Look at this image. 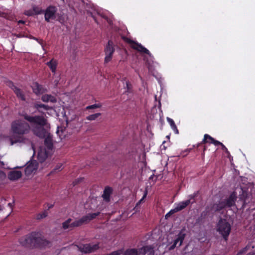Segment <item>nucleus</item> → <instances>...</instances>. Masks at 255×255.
Returning <instances> with one entry per match:
<instances>
[{
    "instance_id": "f257e3e1",
    "label": "nucleus",
    "mask_w": 255,
    "mask_h": 255,
    "mask_svg": "<svg viewBox=\"0 0 255 255\" xmlns=\"http://www.w3.org/2000/svg\"><path fill=\"white\" fill-rule=\"evenodd\" d=\"M20 244L30 249H45L50 248L52 243L44 239L39 232H32L19 239Z\"/></svg>"
},
{
    "instance_id": "f03ea898",
    "label": "nucleus",
    "mask_w": 255,
    "mask_h": 255,
    "mask_svg": "<svg viewBox=\"0 0 255 255\" xmlns=\"http://www.w3.org/2000/svg\"><path fill=\"white\" fill-rule=\"evenodd\" d=\"M25 120L18 119L11 123L10 130L14 138V140L10 138L11 145L17 142H23L25 139L23 136L29 133L30 126Z\"/></svg>"
},
{
    "instance_id": "7ed1b4c3",
    "label": "nucleus",
    "mask_w": 255,
    "mask_h": 255,
    "mask_svg": "<svg viewBox=\"0 0 255 255\" xmlns=\"http://www.w3.org/2000/svg\"><path fill=\"white\" fill-rule=\"evenodd\" d=\"M24 119L31 124L35 125L33 127V133L37 136L43 138L47 135V130L44 128L47 124V120L41 116H31L25 114L23 115Z\"/></svg>"
},
{
    "instance_id": "20e7f679",
    "label": "nucleus",
    "mask_w": 255,
    "mask_h": 255,
    "mask_svg": "<svg viewBox=\"0 0 255 255\" xmlns=\"http://www.w3.org/2000/svg\"><path fill=\"white\" fill-rule=\"evenodd\" d=\"M100 214V212L94 213H89L85 216H83L80 219L75 220L73 222L72 219L69 218L62 223V229L64 230L68 229L72 230L74 228L79 227L84 224L89 223L93 219H95Z\"/></svg>"
},
{
    "instance_id": "39448f33",
    "label": "nucleus",
    "mask_w": 255,
    "mask_h": 255,
    "mask_svg": "<svg viewBox=\"0 0 255 255\" xmlns=\"http://www.w3.org/2000/svg\"><path fill=\"white\" fill-rule=\"evenodd\" d=\"M217 231L225 241L228 240L231 231V226L226 219L221 218L217 225Z\"/></svg>"
},
{
    "instance_id": "423d86ee",
    "label": "nucleus",
    "mask_w": 255,
    "mask_h": 255,
    "mask_svg": "<svg viewBox=\"0 0 255 255\" xmlns=\"http://www.w3.org/2000/svg\"><path fill=\"white\" fill-rule=\"evenodd\" d=\"M122 38L127 43L131 44L132 45L131 47L132 49L137 50L141 53H145L148 55L149 56H151V54L149 51L143 46H142L140 43H139L136 41H134L130 38L125 36H122Z\"/></svg>"
},
{
    "instance_id": "0eeeda50",
    "label": "nucleus",
    "mask_w": 255,
    "mask_h": 255,
    "mask_svg": "<svg viewBox=\"0 0 255 255\" xmlns=\"http://www.w3.org/2000/svg\"><path fill=\"white\" fill-rule=\"evenodd\" d=\"M77 247L79 251L85 254L91 253L98 250L99 248V244H81L77 246Z\"/></svg>"
},
{
    "instance_id": "6e6552de",
    "label": "nucleus",
    "mask_w": 255,
    "mask_h": 255,
    "mask_svg": "<svg viewBox=\"0 0 255 255\" xmlns=\"http://www.w3.org/2000/svg\"><path fill=\"white\" fill-rule=\"evenodd\" d=\"M251 199L248 194L244 191L240 196L239 199L237 201V208L240 210H244L248 203H250Z\"/></svg>"
},
{
    "instance_id": "1a4fd4ad",
    "label": "nucleus",
    "mask_w": 255,
    "mask_h": 255,
    "mask_svg": "<svg viewBox=\"0 0 255 255\" xmlns=\"http://www.w3.org/2000/svg\"><path fill=\"white\" fill-rule=\"evenodd\" d=\"M57 8L54 5H49L44 11L45 20L47 22H49L50 19H55L56 18Z\"/></svg>"
},
{
    "instance_id": "9d476101",
    "label": "nucleus",
    "mask_w": 255,
    "mask_h": 255,
    "mask_svg": "<svg viewBox=\"0 0 255 255\" xmlns=\"http://www.w3.org/2000/svg\"><path fill=\"white\" fill-rule=\"evenodd\" d=\"M114 52L115 48L114 46L113 42L111 40H109L105 48V52L106 55L105 58V63H108L111 60L113 57V54Z\"/></svg>"
},
{
    "instance_id": "9b49d317",
    "label": "nucleus",
    "mask_w": 255,
    "mask_h": 255,
    "mask_svg": "<svg viewBox=\"0 0 255 255\" xmlns=\"http://www.w3.org/2000/svg\"><path fill=\"white\" fill-rule=\"evenodd\" d=\"M6 85L13 91L14 93L18 99L22 101H25L26 100L25 94L21 89L17 87L11 81H6Z\"/></svg>"
},
{
    "instance_id": "f8f14e48",
    "label": "nucleus",
    "mask_w": 255,
    "mask_h": 255,
    "mask_svg": "<svg viewBox=\"0 0 255 255\" xmlns=\"http://www.w3.org/2000/svg\"><path fill=\"white\" fill-rule=\"evenodd\" d=\"M38 162L36 160H32L27 163L24 170L26 176H29L33 173H35L38 168Z\"/></svg>"
},
{
    "instance_id": "ddd939ff",
    "label": "nucleus",
    "mask_w": 255,
    "mask_h": 255,
    "mask_svg": "<svg viewBox=\"0 0 255 255\" xmlns=\"http://www.w3.org/2000/svg\"><path fill=\"white\" fill-rule=\"evenodd\" d=\"M237 200V196L235 192L232 193L230 196L222 200V201L226 208H230L236 205V201Z\"/></svg>"
},
{
    "instance_id": "4468645a",
    "label": "nucleus",
    "mask_w": 255,
    "mask_h": 255,
    "mask_svg": "<svg viewBox=\"0 0 255 255\" xmlns=\"http://www.w3.org/2000/svg\"><path fill=\"white\" fill-rule=\"evenodd\" d=\"M214 139V138L211 136L210 135L205 134H204V138L203 139L202 141L198 144V147L202 146L203 150V156H205V151L207 148L205 144L207 143H212Z\"/></svg>"
},
{
    "instance_id": "2eb2a0df",
    "label": "nucleus",
    "mask_w": 255,
    "mask_h": 255,
    "mask_svg": "<svg viewBox=\"0 0 255 255\" xmlns=\"http://www.w3.org/2000/svg\"><path fill=\"white\" fill-rule=\"evenodd\" d=\"M154 248L151 246H145L139 249V255H154Z\"/></svg>"
},
{
    "instance_id": "dca6fc26",
    "label": "nucleus",
    "mask_w": 255,
    "mask_h": 255,
    "mask_svg": "<svg viewBox=\"0 0 255 255\" xmlns=\"http://www.w3.org/2000/svg\"><path fill=\"white\" fill-rule=\"evenodd\" d=\"M31 87L33 93L37 95L42 94L47 91L42 85H40L37 82L33 83Z\"/></svg>"
},
{
    "instance_id": "f3484780",
    "label": "nucleus",
    "mask_w": 255,
    "mask_h": 255,
    "mask_svg": "<svg viewBox=\"0 0 255 255\" xmlns=\"http://www.w3.org/2000/svg\"><path fill=\"white\" fill-rule=\"evenodd\" d=\"M113 192V189L111 187L107 186L105 187L103 194L102 196L103 200L106 202H109L110 201L111 195L112 194Z\"/></svg>"
},
{
    "instance_id": "a211bd4d",
    "label": "nucleus",
    "mask_w": 255,
    "mask_h": 255,
    "mask_svg": "<svg viewBox=\"0 0 255 255\" xmlns=\"http://www.w3.org/2000/svg\"><path fill=\"white\" fill-rule=\"evenodd\" d=\"M22 173L20 171L13 170L10 171L8 174V178L11 181H15L21 178Z\"/></svg>"
},
{
    "instance_id": "6ab92c4d",
    "label": "nucleus",
    "mask_w": 255,
    "mask_h": 255,
    "mask_svg": "<svg viewBox=\"0 0 255 255\" xmlns=\"http://www.w3.org/2000/svg\"><path fill=\"white\" fill-rule=\"evenodd\" d=\"M45 146L49 150H51L53 147V143L52 136L49 133L45 137L44 141Z\"/></svg>"
},
{
    "instance_id": "aec40b11",
    "label": "nucleus",
    "mask_w": 255,
    "mask_h": 255,
    "mask_svg": "<svg viewBox=\"0 0 255 255\" xmlns=\"http://www.w3.org/2000/svg\"><path fill=\"white\" fill-rule=\"evenodd\" d=\"M41 99L43 102L45 103L50 102L52 103H56L57 102V100L55 96L50 94H44L42 95Z\"/></svg>"
},
{
    "instance_id": "412c9836",
    "label": "nucleus",
    "mask_w": 255,
    "mask_h": 255,
    "mask_svg": "<svg viewBox=\"0 0 255 255\" xmlns=\"http://www.w3.org/2000/svg\"><path fill=\"white\" fill-rule=\"evenodd\" d=\"M33 107L34 109H36L39 112L42 113L43 112L41 111V109L43 108L44 110L48 111L52 109V108L48 106V105H46L41 103L40 102H37L33 104Z\"/></svg>"
},
{
    "instance_id": "4be33fe9",
    "label": "nucleus",
    "mask_w": 255,
    "mask_h": 255,
    "mask_svg": "<svg viewBox=\"0 0 255 255\" xmlns=\"http://www.w3.org/2000/svg\"><path fill=\"white\" fill-rule=\"evenodd\" d=\"M194 202H191L190 200H186L184 201L180 202L178 204H176V207L174 208L176 211L178 212L184 209L187 207L190 203L193 204Z\"/></svg>"
},
{
    "instance_id": "5701e85b",
    "label": "nucleus",
    "mask_w": 255,
    "mask_h": 255,
    "mask_svg": "<svg viewBox=\"0 0 255 255\" xmlns=\"http://www.w3.org/2000/svg\"><path fill=\"white\" fill-rule=\"evenodd\" d=\"M186 234L184 233V229L181 230L177 235V238L174 240L176 243L179 242L178 247H180L185 238Z\"/></svg>"
},
{
    "instance_id": "b1692460",
    "label": "nucleus",
    "mask_w": 255,
    "mask_h": 255,
    "mask_svg": "<svg viewBox=\"0 0 255 255\" xmlns=\"http://www.w3.org/2000/svg\"><path fill=\"white\" fill-rule=\"evenodd\" d=\"M224 209L226 208L222 200L219 202L218 203L214 204L212 208V210L215 212H219Z\"/></svg>"
},
{
    "instance_id": "393cba45",
    "label": "nucleus",
    "mask_w": 255,
    "mask_h": 255,
    "mask_svg": "<svg viewBox=\"0 0 255 255\" xmlns=\"http://www.w3.org/2000/svg\"><path fill=\"white\" fill-rule=\"evenodd\" d=\"M46 65L49 67L52 73H55L57 66V62L56 60L52 59L50 61L47 62Z\"/></svg>"
},
{
    "instance_id": "a878e982",
    "label": "nucleus",
    "mask_w": 255,
    "mask_h": 255,
    "mask_svg": "<svg viewBox=\"0 0 255 255\" xmlns=\"http://www.w3.org/2000/svg\"><path fill=\"white\" fill-rule=\"evenodd\" d=\"M139 251L136 249H129L127 250L124 253L123 255H138Z\"/></svg>"
},
{
    "instance_id": "bb28decb",
    "label": "nucleus",
    "mask_w": 255,
    "mask_h": 255,
    "mask_svg": "<svg viewBox=\"0 0 255 255\" xmlns=\"http://www.w3.org/2000/svg\"><path fill=\"white\" fill-rule=\"evenodd\" d=\"M167 121H168V123H169L171 128L174 131L175 133H179L178 130L177 129V128L174 121L172 119H170V118H167Z\"/></svg>"
},
{
    "instance_id": "cd10ccee",
    "label": "nucleus",
    "mask_w": 255,
    "mask_h": 255,
    "mask_svg": "<svg viewBox=\"0 0 255 255\" xmlns=\"http://www.w3.org/2000/svg\"><path fill=\"white\" fill-rule=\"evenodd\" d=\"M62 166L63 164L62 163H58L56 165L55 168L50 172V174H52L62 170V169L63 168V167H62Z\"/></svg>"
},
{
    "instance_id": "c85d7f7f",
    "label": "nucleus",
    "mask_w": 255,
    "mask_h": 255,
    "mask_svg": "<svg viewBox=\"0 0 255 255\" xmlns=\"http://www.w3.org/2000/svg\"><path fill=\"white\" fill-rule=\"evenodd\" d=\"M32 11L34 15L42 14L44 12V10L41 7L37 6H33L32 7Z\"/></svg>"
},
{
    "instance_id": "c756f323",
    "label": "nucleus",
    "mask_w": 255,
    "mask_h": 255,
    "mask_svg": "<svg viewBox=\"0 0 255 255\" xmlns=\"http://www.w3.org/2000/svg\"><path fill=\"white\" fill-rule=\"evenodd\" d=\"M101 115V114L100 113H96L94 114H92L86 117V120L88 121H94L97 119L99 116Z\"/></svg>"
},
{
    "instance_id": "7c9ffc66",
    "label": "nucleus",
    "mask_w": 255,
    "mask_h": 255,
    "mask_svg": "<svg viewBox=\"0 0 255 255\" xmlns=\"http://www.w3.org/2000/svg\"><path fill=\"white\" fill-rule=\"evenodd\" d=\"M147 195V190L146 189L144 192V194L142 198L136 203L135 208H137L138 206L140 205L141 203L143 202L144 199L146 197Z\"/></svg>"
},
{
    "instance_id": "2f4dec72",
    "label": "nucleus",
    "mask_w": 255,
    "mask_h": 255,
    "mask_svg": "<svg viewBox=\"0 0 255 255\" xmlns=\"http://www.w3.org/2000/svg\"><path fill=\"white\" fill-rule=\"evenodd\" d=\"M47 216V213L46 211L42 212V213H39L36 215L37 220H41L45 218Z\"/></svg>"
},
{
    "instance_id": "473e14b6",
    "label": "nucleus",
    "mask_w": 255,
    "mask_h": 255,
    "mask_svg": "<svg viewBox=\"0 0 255 255\" xmlns=\"http://www.w3.org/2000/svg\"><path fill=\"white\" fill-rule=\"evenodd\" d=\"M101 105L99 104H94L92 105H90L88 106H87L85 108L86 110H90V109H94L96 108H100L101 107Z\"/></svg>"
},
{
    "instance_id": "72a5a7b5",
    "label": "nucleus",
    "mask_w": 255,
    "mask_h": 255,
    "mask_svg": "<svg viewBox=\"0 0 255 255\" xmlns=\"http://www.w3.org/2000/svg\"><path fill=\"white\" fill-rule=\"evenodd\" d=\"M177 212L175 209L174 208L173 209H171L169 212H168L165 216V218L166 219H168V218H169L171 215H172L173 214H174V213Z\"/></svg>"
},
{
    "instance_id": "f704fd0d",
    "label": "nucleus",
    "mask_w": 255,
    "mask_h": 255,
    "mask_svg": "<svg viewBox=\"0 0 255 255\" xmlns=\"http://www.w3.org/2000/svg\"><path fill=\"white\" fill-rule=\"evenodd\" d=\"M6 175L5 173L0 170V184L5 179Z\"/></svg>"
},
{
    "instance_id": "c9c22d12",
    "label": "nucleus",
    "mask_w": 255,
    "mask_h": 255,
    "mask_svg": "<svg viewBox=\"0 0 255 255\" xmlns=\"http://www.w3.org/2000/svg\"><path fill=\"white\" fill-rule=\"evenodd\" d=\"M126 83L127 90L125 91V92L130 93L132 88V85L128 81H126Z\"/></svg>"
},
{
    "instance_id": "e433bc0d",
    "label": "nucleus",
    "mask_w": 255,
    "mask_h": 255,
    "mask_svg": "<svg viewBox=\"0 0 255 255\" xmlns=\"http://www.w3.org/2000/svg\"><path fill=\"white\" fill-rule=\"evenodd\" d=\"M24 14L29 16L34 15V14L32 11V9L25 10L24 12Z\"/></svg>"
},
{
    "instance_id": "4c0bfd02",
    "label": "nucleus",
    "mask_w": 255,
    "mask_h": 255,
    "mask_svg": "<svg viewBox=\"0 0 255 255\" xmlns=\"http://www.w3.org/2000/svg\"><path fill=\"white\" fill-rule=\"evenodd\" d=\"M123 251L122 250H118L112 252L111 253L107 255H121L122 254Z\"/></svg>"
},
{
    "instance_id": "58836bf2",
    "label": "nucleus",
    "mask_w": 255,
    "mask_h": 255,
    "mask_svg": "<svg viewBox=\"0 0 255 255\" xmlns=\"http://www.w3.org/2000/svg\"><path fill=\"white\" fill-rule=\"evenodd\" d=\"M46 157L47 154L46 153H45L43 157H41L40 153H39L38 154V160H39L40 162H43V161H44L46 159Z\"/></svg>"
},
{
    "instance_id": "ea45409f",
    "label": "nucleus",
    "mask_w": 255,
    "mask_h": 255,
    "mask_svg": "<svg viewBox=\"0 0 255 255\" xmlns=\"http://www.w3.org/2000/svg\"><path fill=\"white\" fill-rule=\"evenodd\" d=\"M197 194L196 193H193V194H191L189 196V199L187 200H190V201L192 202V200H194L195 198L197 196ZM194 203L195 202V201H193Z\"/></svg>"
},
{
    "instance_id": "a19ab883",
    "label": "nucleus",
    "mask_w": 255,
    "mask_h": 255,
    "mask_svg": "<svg viewBox=\"0 0 255 255\" xmlns=\"http://www.w3.org/2000/svg\"><path fill=\"white\" fill-rule=\"evenodd\" d=\"M177 244L178 243L174 241L173 244L169 247V250H174L177 247Z\"/></svg>"
},
{
    "instance_id": "79ce46f5",
    "label": "nucleus",
    "mask_w": 255,
    "mask_h": 255,
    "mask_svg": "<svg viewBox=\"0 0 255 255\" xmlns=\"http://www.w3.org/2000/svg\"><path fill=\"white\" fill-rule=\"evenodd\" d=\"M193 147L194 148L197 147V150H198V151H202L201 155H202V153H203V150H202V146L198 147V144H197L196 145H194L193 146ZM202 158H203L204 157V156H203V155H202Z\"/></svg>"
},
{
    "instance_id": "37998d69",
    "label": "nucleus",
    "mask_w": 255,
    "mask_h": 255,
    "mask_svg": "<svg viewBox=\"0 0 255 255\" xmlns=\"http://www.w3.org/2000/svg\"><path fill=\"white\" fill-rule=\"evenodd\" d=\"M213 144H214L216 146L221 145L222 144V142H221L219 141H218L215 139H214V140L212 142Z\"/></svg>"
},
{
    "instance_id": "c03bdc74",
    "label": "nucleus",
    "mask_w": 255,
    "mask_h": 255,
    "mask_svg": "<svg viewBox=\"0 0 255 255\" xmlns=\"http://www.w3.org/2000/svg\"><path fill=\"white\" fill-rule=\"evenodd\" d=\"M83 180V178H78L77 179H76L74 182H73V184L74 185H76L77 184H78L79 183L81 182Z\"/></svg>"
},
{
    "instance_id": "a18cd8bd",
    "label": "nucleus",
    "mask_w": 255,
    "mask_h": 255,
    "mask_svg": "<svg viewBox=\"0 0 255 255\" xmlns=\"http://www.w3.org/2000/svg\"><path fill=\"white\" fill-rule=\"evenodd\" d=\"M222 147V149L223 150L225 151L227 153H229V151L228 150V149L226 148V147L222 143V144L221 145Z\"/></svg>"
},
{
    "instance_id": "49530a36",
    "label": "nucleus",
    "mask_w": 255,
    "mask_h": 255,
    "mask_svg": "<svg viewBox=\"0 0 255 255\" xmlns=\"http://www.w3.org/2000/svg\"><path fill=\"white\" fill-rule=\"evenodd\" d=\"M192 148H190L187 149L185 151H184V152H187V153L185 154V155H186L188 154V153L190 152L192 150Z\"/></svg>"
},
{
    "instance_id": "de8ad7c7",
    "label": "nucleus",
    "mask_w": 255,
    "mask_h": 255,
    "mask_svg": "<svg viewBox=\"0 0 255 255\" xmlns=\"http://www.w3.org/2000/svg\"><path fill=\"white\" fill-rule=\"evenodd\" d=\"M25 23V21L22 20H19L18 21V24H24Z\"/></svg>"
},
{
    "instance_id": "09e8293b",
    "label": "nucleus",
    "mask_w": 255,
    "mask_h": 255,
    "mask_svg": "<svg viewBox=\"0 0 255 255\" xmlns=\"http://www.w3.org/2000/svg\"><path fill=\"white\" fill-rule=\"evenodd\" d=\"M53 207V205H52V204H50V205L48 204V210L50 209V208H52Z\"/></svg>"
},
{
    "instance_id": "8fccbe9b",
    "label": "nucleus",
    "mask_w": 255,
    "mask_h": 255,
    "mask_svg": "<svg viewBox=\"0 0 255 255\" xmlns=\"http://www.w3.org/2000/svg\"><path fill=\"white\" fill-rule=\"evenodd\" d=\"M12 203H8V206H9L11 207H12Z\"/></svg>"
},
{
    "instance_id": "3c124183",
    "label": "nucleus",
    "mask_w": 255,
    "mask_h": 255,
    "mask_svg": "<svg viewBox=\"0 0 255 255\" xmlns=\"http://www.w3.org/2000/svg\"><path fill=\"white\" fill-rule=\"evenodd\" d=\"M21 167H20V166H17L15 167V168H20Z\"/></svg>"
},
{
    "instance_id": "603ef678",
    "label": "nucleus",
    "mask_w": 255,
    "mask_h": 255,
    "mask_svg": "<svg viewBox=\"0 0 255 255\" xmlns=\"http://www.w3.org/2000/svg\"><path fill=\"white\" fill-rule=\"evenodd\" d=\"M242 253V252L241 251H240V252H239L238 253V255H239V254H241Z\"/></svg>"
},
{
    "instance_id": "864d4df0",
    "label": "nucleus",
    "mask_w": 255,
    "mask_h": 255,
    "mask_svg": "<svg viewBox=\"0 0 255 255\" xmlns=\"http://www.w3.org/2000/svg\"><path fill=\"white\" fill-rule=\"evenodd\" d=\"M0 16H2V13L0 12Z\"/></svg>"
},
{
    "instance_id": "5fc2aeb1",
    "label": "nucleus",
    "mask_w": 255,
    "mask_h": 255,
    "mask_svg": "<svg viewBox=\"0 0 255 255\" xmlns=\"http://www.w3.org/2000/svg\"><path fill=\"white\" fill-rule=\"evenodd\" d=\"M1 164H2V165H4V164H3V162H1Z\"/></svg>"
}]
</instances>
